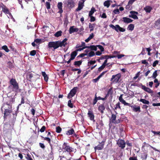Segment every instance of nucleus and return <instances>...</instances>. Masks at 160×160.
<instances>
[{
  "instance_id": "obj_7",
  "label": "nucleus",
  "mask_w": 160,
  "mask_h": 160,
  "mask_svg": "<svg viewBox=\"0 0 160 160\" xmlns=\"http://www.w3.org/2000/svg\"><path fill=\"white\" fill-rule=\"evenodd\" d=\"M77 88V87H74L71 90L70 92L68 95V98H70L74 96L76 93Z\"/></svg>"
},
{
  "instance_id": "obj_52",
  "label": "nucleus",
  "mask_w": 160,
  "mask_h": 160,
  "mask_svg": "<svg viewBox=\"0 0 160 160\" xmlns=\"http://www.w3.org/2000/svg\"><path fill=\"white\" fill-rule=\"evenodd\" d=\"M125 56L124 54H118L115 56L116 57H117L118 59H120Z\"/></svg>"
},
{
  "instance_id": "obj_36",
  "label": "nucleus",
  "mask_w": 160,
  "mask_h": 160,
  "mask_svg": "<svg viewBox=\"0 0 160 160\" xmlns=\"http://www.w3.org/2000/svg\"><path fill=\"white\" fill-rule=\"evenodd\" d=\"M140 101L145 104H148L149 103V101L144 99H141Z\"/></svg>"
},
{
  "instance_id": "obj_28",
  "label": "nucleus",
  "mask_w": 160,
  "mask_h": 160,
  "mask_svg": "<svg viewBox=\"0 0 160 160\" xmlns=\"http://www.w3.org/2000/svg\"><path fill=\"white\" fill-rule=\"evenodd\" d=\"M87 48H90L91 50L96 51L97 50V46H95L94 45H91L90 46H87Z\"/></svg>"
},
{
  "instance_id": "obj_23",
  "label": "nucleus",
  "mask_w": 160,
  "mask_h": 160,
  "mask_svg": "<svg viewBox=\"0 0 160 160\" xmlns=\"http://www.w3.org/2000/svg\"><path fill=\"white\" fill-rule=\"evenodd\" d=\"M116 118V115L113 114H112L111 118L110 119V120L112 123H115V121Z\"/></svg>"
},
{
  "instance_id": "obj_47",
  "label": "nucleus",
  "mask_w": 160,
  "mask_h": 160,
  "mask_svg": "<svg viewBox=\"0 0 160 160\" xmlns=\"http://www.w3.org/2000/svg\"><path fill=\"white\" fill-rule=\"evenodd\" d=\"M61 128L59 127H57L56 128V131L58 133H60L61 131Z\"/></svg>"
},
{
  "instance_id": "obj_50",
  "label": "nucleus",
  "mask_w": 160,
  "mask_h": 160,
  "mask_svg": "<svg viewBox=\"0 0 160 160\" xmlns=\"http://www.w3.org/2000/svg\"><path fill=\"white\" fill-rule=\"evenodd\" d=\"M106 66H105V65H104V64H102V65L99 67L98 69V70L99 71H101Z\"/></svg>"
},
{
  "instance_id": "obj_1",
  "label": "nucleus",
  "mask_w": 160,
  "mask_h": 160,
  "mask_svg": "<svg viewBox=\"0 0 160 160\" xmlns=\"http://www.w3.org/2000/svg\"><path fill=\"white\" fill-rule=\"evenodd\" d=\"M67 40V39L65 38L62 41H58L49 42L48 44V47L50 48H53L54 50L59 47H65L67 43L66 42Z\"/></svg>"
},
{
  "instance_id": "obj_22",
  "label": "nucleus",
  "mask_w": 160,
  "mask_h": 160,
  "mask_svg": "<svg viewBox=\"0 0 160 160\" xmlns=\"http://www.w3.org/2000/svg\"><path fill=\"white\" fill-rule=\"evenodd\" d=\"M77 53L76 51H73L72 52L71 54V59L73 60L75 57L77 56Z\"/></svg>"
},
{
  "instance_id": "obj_51",
  "label": "nucleus",
  "mask_w": 160,
  "mask_h": 160,
  "mask_svg": "<svg viewBox=\"0 0 160 160\" xmlns=\"http://www.w3.org/2000/svg\"><path fill=\"white\" fill-rule=\"evenodd\" d=\"M113 93V92L112 90V88H110L109 90L108 91L107 93H108V94H110L112 95Z\"/></svg>"
},
{
  "instance_id": "obj_29",
  "label": "nucleus",
  "mask_w": 160,
  "mask_h": 160,
  "mask_svg": "<svg viewBox=\"0 0 160 160\" xmlns=\"http://www.w3.org/2000/svg\"><path fill=\"white\" fill-rule=\"evenodd\" d=\"M147 154L146 152H143L142 153L141 158L142 159V160H145L147 158Z\"/></svg>"
},
{
  "instance_id": "obj_55",
  "label": "nucleus",
  "mask_w": 160,
  "mask_h": 160,
  "mask_svg": "<svg viewBox=\"0 0 160 160\" xmlns=\"http://www.w3.org/2000/svg\"><path fill=\"white\" fill-rule=\"evenodd\" d=\"M68 23V20L66 18L64 20V24L66 26H67Z\"/></svg>"
},
{
  "instance_id": "obj_53",
  "label": "nucleus",
  "mask_w": 160,
  "mask_h": 160,
  "mask_svg": "<svg viewBox=\"0 0 160 160\" xmlns=\"http://www.w3.org/2000/svg\"><path fill=\"white\" fill-rule=\"evenodd\" d=\"M119 108L120 109L121 107L120 106V103L119 102H118L116 105V106L115 107V109H117V108Z\"/></svg>"
},
{
  "instance_id": "obj_56",
  "label": "nucleus",
  "mask_w": 160,
  "mask_h": 160,
  "mask_svg": "<svg viewBox=\"0 0 160 160\" xmlns=\"http://www.w3.org/2000/svg\"><path fill=\"white\" fill-rule=\"evenodd\" d=\"M46 129V127L45 126H43L40 130V131L42 132L44 131Z\"/></svg>"
},
{
  "instance_id": "obj_20",
  "label": "nucleus",
  "mask_w": 160,
  "mask_h": 160,
  "mask_svg": "<svg viewBox=\"0 0 160 160\" xmlns=\"http://www.w3.org/2000/svg\"><path fill=\"white\" fill-rule=\"evenodd\" d=\"M155 27L157 29L160 28V18L158 19L155 23Z\"/></svg>"
},
{
  "instance_id": "obj_43",
  "label": "nucleus",
  "mask_w": 160,
  "mask_h": 160,
  "mask_svg": "<svg viewBox=\"0 0 160 160\" xmlns=\"http://www.w3.org/2000/svg\"><path fill=\"white\" fill-rule=\"evenodd\" d=\"M68 107L71 108H73V105L72 103L71 102V100H69L68 101Z\"/></svg>"
},
{
  "instance_id": "obj_18",
  "label": "nucleus",
  "mask_w": 160,
  "mask_h": 160,
  "mask_svg": "<svg viewBox=\"0 0 160 160\" xmlns=\"http://www.w3.org/2000/svg\"><path fill=\"white\" fill-rule=\"evenodd\" d=\"M132 21L133 20L129 18L125 17L123 18L122 21L125 23H129L132 22Z\"/></svg>"
},
{
  "instance_id": "obj_14",
  "label": "nucleus",
  "mask_w": 160,
  "mask_h": 160,
  "mask_svg": "<svg viewBox=\"0 0 160 160\" xmlns=\"http://www.w3.org/2000/svg\"><path fill=\"white\" fill-rule=\"evenodd\" d=\"M104 144V143L103 141L99 143L97 146L95 147L94 148L95 150L97 149L100 150L102 149L103 148V146Z\"/></svg>"
},
{
  "instance_id": "obj_2",
  "label": "nucleus",
  "mask_w": 160,
  "mask_h": 160,
  "mask_svg": "<svg viewBox=\"0 0 160 160\" xmlns=\"http://www.w3.org/2000/svg\"><path fill=\"white\" fill-rule=\"evenodd\" d=\"M4 107L6 108H4L5 111L4 112V118L5 119L7 118V117L9 116L10 114L12 113V106L10 104H5L3 106V107Z\"/></svg>"
},
{
  "instance_id": "obj_9",
  "label": "nucleus",
  "mask_w": 160,
  "mask_h": 160,
  "mask_svg": "<svg viewBox=\"0 0 160 160\" xmlns=\"http://www.w3.org/2000/svg\"><path fill=\"white\" fill-rule=\"evenodd\" d=\"M130 14L129 15V17L135 19H138V18L137 16V15L138 14V12L131 11L130 12Z\"/></svg>"
},
{
  "instance_id": "obj_13",
  "label": "nucleus",
  "mask_w": 160,
  "mask_h": 160,
  "mask_svg": "<svg viewBox=\"0 0 160 160\" xmlns=\"http://www.w3.org/2000/svg\"><path fill=\"white\" fill-rule=\"evenodd\" d=\"M79 29L78 28H74V26H72L70 27L69 30L70 34H72L74 32H77L78 31Z\"/></svg>"
},
{
  "instance_id": "obj_11",
  "label": "nucleus",
  "mask_w": 160,
  "mask_h": 160,
  "mask_svg": "<svg viewBox=\"0 0 160 160\" xmlns=\"http://www.w3.org/2000/svg\"><path fill=\"white\" fill-rule=\"evenodd\" d=\"M67 5L70 8H73L75 5L74 0H68L67 1Z\"/></svg>"
},
{
  "instance_id": "obj_40",
  "label": "nucleus",
  "mask_w": 160,
  "mask_h": 160,
  "mask_svg": "<svg viewBox=\"0 0 160 160\" xmlns=\"http://www.w3.org/2000/svg\"><path fill=\"white\" fill-rule=\"evenodd\" d=\"M42 137L45 140H46L49 143L50 145H51V139L49 138L48 137L44 138L42 136Z\"/></svg>"
},
{
  "instance_id": "obj_34",
  "label": "nucleus",
  "mask_w": 160,
  "mask_h": 160,
  "mask_svg": "<svg viewBox=\"0 0 160 160\" xmlns=\"http://www.w3.org/2000/svg\"><path fill=\"white\" fill-rule=\"evenodd\" d=\"M95 11V10L94 8L92 7V8L91 10L89 12V15H88L89 16H92V15L94 12Z\"/></svg>"
},
{
  "instance_id": "obj_39",
  "label": "nucleus",
  "mask_w": 160,
  "mask_h": 160,
  "mask_svg": "<svg viewBox=\"0 0 160 160\" xmlns=\"http://www.w3.org/2000/svg\"><path fill=\"white\" fill-rule=\"evenodd\" d=\"M95 55L94 52L93 51H91L88 53V55L89 57H91L94 56Z\"/></svg>"
},
{
  "instance_id": "obj_41",
  "label": "nucleus",
  "mask_w": 160,
  "mask_h": 160,
  "mask_svg": "<svg viewBox=\"0 0 160 160\" xmlns=\"http://www.w3.org/2000/svg\"><path fill=\"white\" fill-rule=\"evenodd\" d=\"M133 110L136 112H140V107L139 106L138 107H134Z\"/></svg>"
},
{
  "instance_id": "obj_6",
  "label": "nucleus",
  "mask_w": 160,
  "mask_h": 160,
  "mask_svg": "<svg viewBox=\"0 0 160 160\" xmlns=\"http://www.w3.org/2000/svg\"><path fill=\"white\" fill-rule=\"evenodd\" d=\"M63 149L65 151H67L69 152H70L72 151V148L69 146L68 145L66 142H64L63 145Z\"/></svg>"
},
{
  "instance_id": "obj_59",
  "label": "nucleus",
  "mask_w": 160,
  "mask_h": 160,
  "mask_svg": "<svg viewBox=\"0 0 160 160\" xmlns=\"http://www.w3.org/2000/svg\"><path fill=\"white\" fill-rule=\"evenodd\" d=\"M113 12L115 14H118L119 13V10L118 9H116L113 11Z\"/></svg>"
},
{
  "instance_id": "obj_64",
  "label": "nucleus",
  "mask_w": 160,
  "mask_h": 160,
  "mask_svg": "<svg viewBox=\"0 0 160 160\" xmlns=\"http://www.w3.org/2000/svg\"><path fill=\"white\" fill-rule=\"evenodd\" d=\"M129 160H138L136 157H130L129 158Z\"/></svg>"
},
{
  "instance_id": "obj_26",
  "label": "nucleus",
  "mask_w": 160,
  "mask_h": 160,
  "mask_svg": "<svg viewBox=\"0 0 160 160\" xmlns=\"http://www.w3.org/2000/svg\"><path fill=\"white\" fill-rule=\"evenodd\" d=\"M95 23H94L93 24H91L90 23H89L88 25V27L90 29V31H92L94 29L95 27Z\"/></svg>"
},
{
  "instance_id": "obj_61",
  "label": "nucleus",
  "mask_w": 160,
  "mask_h": 160,
  "mask_svg": "<svg viewBox=\"0 0 160 160\" xmlns=\"http://www.w3.org/2000/svg\"><path fill=\"white\" fill-rule=\"evenodd\" d=\"M152 132L154 134L160 136V132H155L154 131H152Z\"/></svg>"
},
{
  "instance_id": "obj_57",
  "label": "nucleus",
  "mask_w": 160,
  "mask_h": 160,
  "mask_svg": "<svg viewBox=\"0 0 160 160\" xmlns=\"http://www.w3.org/2000/svg\"><path fill=\"white\" fill-rule=\"evenodd\" d=\"M89 16L90 17V21L91 22H94L95 20V18L94 17L92 16Z\"/></svg>"
},
{
  "instance_id": "obj_4",
  "label": "nucleus",
  "mask_w": 160,
  "mask_h": 160,
  "mask_svg": "<svg viewBox=\"0 0 160 160\" xmlns=\"http://www.w3.org/2000/svg\"><path fill=\"white\" fill-rule=\"evenodd\" d=\"M10 83L12 86L13 89L16 90L18 88V85L16 80L14 78H12L10 81Z\"/></svg>"
},
{
  "instance_id": "obj_62",
  "label": "nucleus",
  "mask_w": 160,
  "mask_h": 160,
  "mask_svg": "<svg viewBox=\"0 0 160 160\" xmlns=\"http://www.w3.org/2000/svg\"><path fill=\"white\" fill-rule=\"evenodd\" d=\"M34 42L36 43H40L42 42V40L39 39H37L34 40Z\"/></svg>"
},
{
  "instance_id": "obj_27",
  "label": "nucleus",
  "mask_w": 160,
  "mask_h": 160,
  "mask_svg": "<svg viewBox=\"0 0 160 160\" xmlns=\"http://www.w3.org/2000/svg\"><path fill=\"white\" fill-rule=\"evenodd\" d=\"M105 108L102 104L100 105L98 107V110L100 112L102 113L103 112V111L105 109Z\"/></svg>"
},
{
  "instance_id": "obj_60",
  "label": "nucleus",
  "mask_w": 160,
  "mask_h": 160,
  "mask_svg": "<svg viewBox=\"0 0 160 160\" xmlns=\"http://www.w3.org/2000/svg\"><path fill=\"white\" fill-rule=\"evenodd\" d=\"M107 71H104L102 72L98 76L99 77V78H100L101 77H102L107 72Z\"/></svg>"
},
{
  "instance_id": "obj_35",
  "label": "nucleus",
  "mask_w": 160,
  "mask_h": 160,
  "mask_svg": "<svg viewBox=\"0 0 160 160\" xmlns=\"http://www.w3.org/2000/svg\"><path fill=\"white\" fill-rule=\"evenodd\" d=\"M62 33V32L61 31H58L55 34L54 36L56 37H58L61 36Z\"/></svg>"
},
{
  "instance_id": "obj_15",
  "label": "nucleus",
  "mask_w": 160,
  "mask_h": 160,
  "mask_svg": "<svg viewBox=\"0 0 160 160\" xmlns=\"http://www.w3.org/2000/svg\"><path fill=\"white\" fill-rule=\"evenodd\" d=\"M116 29L115 30L118 32L119 31L121 32H124L125 31V29L120 27L118 25H116L115 26Z\"/></svg>"
},
{
  "instance_id": "obj_17",
  "label": "nucleus",
  "mask_w": 160,
  "mask_h": 160,
  "mask_svg": "<svg viewBox=\"0 0 160 160\" xmlns=\"http://www.w3.org/2000/svg\"><path fill=\"white\" fill-rule=\"evenodd\" d=\"M88 115L91 120H94V116L93 112L92 111H89L88 113Z\"/></svg>"
},
{
  "instance_id": "obj_38",
  "label": "nucleus",
  "mask_w": 160,
  "mask_h": 160,
  "mask_svg": "<svg viewBox=\"0 0 160 160\" xmlns=\"http://www.w3.org/2000/svg\"><path fill=\"white\" fill-rule=\"evenodd\" d=\"M157 76V71L156 70L153 72L152 75L151 77L153 79H155Z\"/></svg>"
},
{
  "instance_id": "obj_44",
  "label": "nucleus",
  "mask_w": 160,
  "mask_h": 160,
  "mask_svg": "<svg viewBox=\"0 0 160 160\" xmlns=\"http://www.w3.org/2000/svg\"><path fill=\"white\" fill-rule=\"evenodd\" d=\"M104 57H105V58L106 59V60L104 61V62L103 63V64H104V65H105V66L106 65L107 63V59H108V58H107V57H109V56L108 55H105L104 56Z\"/></svg>"
},
{
  "instance_id": "obj_24",
  "label": "nucleus",
  "mask_w": 160,
  "mask_h": 160,
  "mask_svg": "<svg viewBox=\"0 0 160 160\" xmlns=\"http://www.w3.org/2000/svg\"><path fill=\"white\" fill-rule=\"evenodd\" d=\"M82 60L75 61L74 62V65L76 67H77V66L79 67L80 66V65L82 64Z\"/></svg>"
},
{
  "instance_id": "obj_37",
  "label": "nucleus",
  "mask_w": 160,
  "mask_h": 160,
  "mask_svg": "<svg viewBox=\"0 0 160 160\" xmlns=\"http://www.w3.org/2000/svg\"><path fill=\"white\" fill-rule=\"evenodd\" d=\"M2 49L4 50L6 52H8L9 50L8 48V47L6 45H4L2 47Z\"/></svg>"
},
{
  "instance_id": "obj_16",
  "label": "nucleus",
  "mask_w": 160,
  "mask_h": 160,
  "mask_svg": "<svg viewBox=\"0 0 160 160\" xmlns=\"http://www.w3.org/2000/svg\"><path fill=\"white\" fill-rule=\"evenodd\" d=\"M152 8L151 6H145L143 8L146 12L150 13L152 10Z\"/></svg>"
},
{
  "instance_id": "obj_49",
  "label": "nucleus",
  "mask_w": 160,
  "mask_h": 160,
  "mask_svg": "<svg viewBox=\"0 0 160 160\" xmlns=\"http://www.w3.org/2000/svg\"><path fill=\"white\" fill-rule=\"evenodd\" d=\"M46 7L47 9H49L50 8V4L49 2H46Z\"/></svg>"
},
{
  "instance_id": "obj_31",
  "label": "nucleus",
  "mask_w": 160,
  "mask_h": 160,
  "mask_svg": "<svg viewBox=\"0 0 160 160\" xmlns=\"http://www.w3.org/2000/svg\"><path fill=\"white\" fill-rule=\"evenodd\" d=\"M94 37V34L93 33H92L89 35V37L88 38L85 40L86 42H88L91 39H92Z\"/></svg>"
},
{
  "instance_id": "obj_3",
  "label": "nucleus",
  "mask_w": 160,
  "mask_h": 160,
  "mask_svg": "<svg viewBox=\"0 0 160 160\" xmlns=\"http://www.w3.org/2000/svg\"><path fill=\"white\" fill-rule=\"evenodd\" d=\"M120 78L121 75L120 74L113 75L111 79V81L112 83H117L118 82Z\"/></svg>"
},
{
  "instance_id": "obj_21",
  "label": "nucleus",
  "mask_w": 160,
  "mask_h": 160,
  "mask_svg": "<svg viewBox=\"0 0 160 160\" xmlns=\"http://www.w3.org/2000/svg\"><path fill=\"white\" fill-rule=\"evenodd\" d=\"M144 145H143L142 147H145V146H150L151 148H152V149H153L154 150H155L156 151L158 152H160V151L157 149L156 148L153 147L152 146H151L146 143L145 142H144Z\"/></svg>"
},
{
  "instance_id": "obj_42",
  "label": "nucleus",
  "mask_w": 160,
  "mask_h": 160,
  "mask_svg": "<svg viewBox=\"0 0 160 160\" xmlns=\"http://www.w3.org/2000/svg\"><path fill=\"white\" fill-rule=\"evenodd\" d=\"M28 160H33L31 158V156L29 154H27L25 157Z\"/></svg>"
},
{
  "instance_id": "obj_19",
  "label": "nucleus",
  "mask_w": 160,
  "mask_h": 160,
  "mask_svg": "<svg viewBox=\"0 0 160 160\" xmlns=\"http://www.w3.org/2000/svg\"><path fill=\"white\" fill-rule=\"evenodd\" d=\"M58 7L59 10L58 12L60 13H62L63 12V10H62V2H59L58 3Z\"/></svg>"
},
{
  "instance_id": "obj_5",
  "label": "nucleus",
  "mask_w": 160,
  "mask_h": 160,
  "mask_svg": "<svg viewBox=\"0 0 160 160\" xmlns=\"http://www.w3.org/2000/svg\"><path fill=\"white\" fill-rule=\"evenodd\" d=\"M141 88L143 89L144 91L146 92H148V93H150L152 96L153 97V90H152L150 88L146 87L145 86L143 85L142 84L141 85Z\"/></svg>"
},
{
  "instance_id": "obj_54",
  "label": "nucleus",
  "mask_w": 160,
  "mask_h": 160,
  "mask_svg": "<svg viewBox=\"0 0 160 160\" xmlns=\"http://www.w3.org/2000/svg\"><path fill=\"white\" fill-rule=\"evenodd\" d=\"M159 61L158 60H156L152 64V66L153 67H155L156 66L157 64L158 63Z\"/></svg>"
},
{
  "instance_id": "obj_12",
  "label": "nucleus",
  "mask_w": 160,
  "mask_h": 160,
  "mask_svg": "<svg viewBox=\"0 0 160 160\" xmlns=\"http://www.w3.org/2000/svg\"><path fill=\"white\" fill-rule=\"evenodd\" d=\"M1 7L2 8V11L5 13V14H9L10 16H12L11 13L9 12V11L8 9L4 5L2 4L1 6Z\"/></svg>"
},
{
  "instance_id": "obj_10",
  "label": "nucleus",
  "mask_w": 160,
  "mask_h": 160,
  "mask_svg": "<svg viewBox=\"0 0 160 160\" xmlns=\"http://www.w3.org/2000/svg\"><path fill=\"white\" fill-rule=\"evenodd\" d=\"M85 2L84 0H81L80 1L78 4V7L76 9V11H78L82 9L84 6V3Z\"/></svg>"
},
{
  "instance_id": "obj_46",
  "label": "nucleus",
  "mask_w": 160,
  "mask_h": 160,
  "mask_svg": "<svg viewBox=\"0 0 160 160\" xmlns=\"http://www.w3.org/2000/svg\"><path fill=\"white\" fill-rule=\"evenodd\" d=\"M132 5L129 4L128 3V5H127L126 7V8L127 9L131 10L132 9Z\"/></svg>"
},
{
  "instance_id": "obj_8",
  "label": "nucleus",
  "mask_w": 160,
  "mask_h": 160,
  "mask_svg": "<svg viewBox=\"0 0 160 160\" xmlns=\"http://www.w3.org/2000/svg\"><path fill=\"white\" fill-rule=\"evenodd\" d=\"M117 144L119 147L123 149L125 147L126 143L124 140L118 139L117 142Z\"/></svg>"
},
{
  "instance_id": "obj_33",
  "label": "nucleus",
  "mask_w": 160,
  "mask_h": 160,
  "mask_svg": "<svg viewBox=\"0 0 160 160\" xmlns=\"http://www.w3.org/2000/svg\"><path fill=\"white\" fill-rule=\"evenodd\" d=\"M74 132V130L73 129H71L70 130L68 131L67 132L66 134L68 135H70L73 134Z\"/></svg>"
},
{
  "instance_id": "obj_30",
  "label": "nucleus",
  "mask_w": 160,
  "mask_h": 160,
  "mask_svg": "<svg viewBox=\"0 0 160 160\" xmlns=\"http://www.w3.org/2000/svg\"><path fill=\"white\" fill-rule=\"evenodd\" d=\"M134 24H131L128 26L127 28V29L132 31L134 29Z\"/></svg>"
},
{
  "instance_id": "obj_63",
  "label": "nucleus",
  "mask_w": 160,
  "mask_h": 160,
  "mask_svg": "<svg viewBox=\"0 0 160 160\" xmlns=\"http://www.w3.org/2000/svg\"><path fill=\"white\" fill-rule=\"evenodd\" d=\"M39 144L41 148H42V149H44V148H45V146L44 144L41 143H39Z\"/></svg>"
},
{
  "instance_id": "obj_32",
  "label": "nucleus",
  "mask_w": 160,
  "mask_h": 160,
  "mask_svg": "<svg viewBox=\"0 0 160 160\" xmlns=\"http://www.w3.org/2000/svg\"><path fill=\"white\" fill-rule=\"evenodd\" d=\"M42 75L44 78V80L47 81L48 79V77L47 75L46 74V73L44 72H42Z\"/></svg>"
},
{
  "instance_id": "obj_25",
  "label": "nucleus",
  "mask_w": 160,
  "mask_h": 160,
  "mask_svg": "<svg viewBox=\"0 0 160 160\" xmlns=\"http://www.w3.org/2000/svg\"><path fill=\"white\" fill-rule=\"evenodd\" d=\"M110 2H112V1L110 0H107L105 1L103 3L104 6L106 7L107 8H108L110 4Z\"/></svg>"
},
{
  "instance_id": "obj_48",
  "label": "nucleus",
  "mask_w": 160,
  "mask_h": 160,
  "mask_svg": "<svg viewBox=\"0 0 160 160\" xmlns=\"http://www.w3.org/2000/svg\"><path fill=\"white\" fill-rule=\"evenodd\" d=\"M97 47L100 50L101 52H103L104 50V49L103 47L100 45H98L97 46Z\"/></svg>"
},
{
  "instance_id": "obj_58",
  "label": "nucleus",
  "mask_w": 160,
  "mask_h": 160,
  "mask_svg": "<svg viewBox=\"0 0 160 160\" xmlns=\"http://www.w3.org/2000/svg\"><path fill=\"white\" fill-rule=\"evenodd\" d=\"M140 72H138L136 74L135 76L133 78L134 79H136L139 76Z\"/></svg>"
},
{
  "instance_id": "obj_45",
  "label": "nucleus",
  "mask_w": 160,
  "mask_h": 160,
  "mask_svg": "<svg viewBox=\"0 0 160 160\" xmlns=\"http://www.w3.org/2000/svg\"><path fill=\"white\" fill-rule=\"evenodd\" d=\"M36 51L35 50H33L30 52V55L32 56H34L36 54Z\"/></svg>"
}]
</instances>
